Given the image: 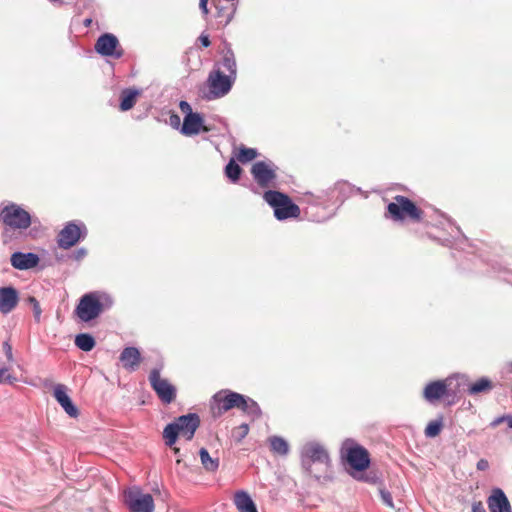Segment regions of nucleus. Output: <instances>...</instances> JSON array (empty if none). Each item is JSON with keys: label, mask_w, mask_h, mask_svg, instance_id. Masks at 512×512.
I'll return each mask as SVG.
<instances>
[{"label": "nucleus", "mask_w": 512, "mask_h": 512, "mask_svg": "<svg viewBox=\"0 0 512 512\" xmlns=\"http://www.w3.org/2000/svg\"><path fill=\"white\" fill-rule=\"evenodd\" d=\"M149 382L159 399L164 404L172 403L176 398V387L160 376V370L154 368L149 374Z\"/></svg>", "instance_id": "obj_12"}, {"label": "nucleus", "mask_w": 512, "mask_h": 512, "mask_svg": "<svg viewBox=\"0 0 512 512\" xmlns=\"http://www.w3.org/2000/svg\"><path fill=\"white\" fill-rule=\"evenodd\" d=\"M94 48L98 54L114 59H120L124 55V50L118 38L111 33L102 34L97 39Z\"/></svg>", "instance_id": "obj_13"}, {"label": "nucleus", "mask_w": 512, "mask_h": 512, "mask_svg": "<svg viewBox=\"0 0 512 512\" xmlns=\"http://www.w3.org/2000/svg\"><path fill=\"white\" fill-rule=\"evenodd\" d=\"M258 155V152L254 148L241 147L238 153V160L242 163L249 162L255 159Z\"/></svg>", "instance_id": "obj_35"}, {"label": "nucleus", "mask_w": 512, "mask_h": 512, "mask_svg": "<svg viewBox=\"0 0 512 512\" xmlns=\"http://www.w3.org/2000/svg\"><path fill=\"white\" fill-rule=\"evenodd\" d=\"M243 395L231 390H221L212 397V411L215 417L222 415L232 408H240Z\"/></svg>", "instance_id": "obj_10"}, {"label": "nucleus", "mask_w": 512, "mask_h": 512, "mask_svg": "<svg viewBox=\"0 0 512 512\" xmlns=\"http://www.w3.org/2000/svg\"><path fill=\"white\" fill-rule=\"evenodd\" d=\"M88 234L85 224L81 221H70L65 224L57 235V244L62 249H69Z\"/></svg>", "instance_id": "obj_8"}, {"label": "nucleus", "mask_w": 512, "mask_h": 512, "mask_svg": "<svg viewBox=\"0 0 512 512\" xmlns=\"http://www.w3.org/2000/svg\"><path fill=\"white\" fill-rule=\"evenodd\" d=\"M199 456L203 468L208 472H215L219 468V459L210 456L206 448H201Z\"/></svg>", "instance_id": "obj_29"}, {"label": "nucleus", "mask_w": 512, "mask_h": 512, "mask_svg": "<svg viewBox=\"0 0 512 512\" xmlns=\"http://www.w3.org/2000/svg\"><path fill=\"white\" fill-rule=\"evenodd\" d=\"M452 378L428 383L423 391V396L429 403H435L443 397H455L456 392L450 388Z\"/></svg>", "instance_id": "obj_14"}, {"label": "nucleus", "mask_w": 512, "mask_h": 512, "mask_svg": "<svg viewBox=\"0 0 512 512\" xmlns=\"http://www.w3.org/2000/svg\"><path fill=\"white\" fill-rule=\"evenodd\" d=\"M354 186L346 181H339L333 186L338 206H341L343 202L354 193Z\"/></svg>", "instance_id": "obj_26"}, {"label": "nucleus", "mask_w": 512, "mask_h": 512, "mask_svg": "<svg viewBox=\"0 0 512 512\" xmlns=\"http://www.w3.org/2000/svg\"><path fill=\"white\" fill-rule=\"evenodd\" d=\"M75 345L82 351L89 352L95 345V339L88 333H80L75 337Z\"/></svg>", "instance_id": "obj_30"}, {"label": "nucleus", "mask_w": 512, "mask_h": 512, "mask_svg": "<svg viewBox=\"0 0 512 512\" xmlns=\"http://www.w3.org/2000/svg\"><path fill=\"white\" fill-rule=\"evenodd\" d=\"M141 91L136 88H125L120 94V110L128 111L133 108Z\"/></svg>", "instance_id": "obj_25"}, {"label": "nucleus", "mask_w": 512, "mask_h": 512, "mask_svg": "<svg viewBox=\"0 0 512 512\" xmlns=\"http://www.w3.org/2000/svg\"><path fill=\"white\" fill-rule=\"evenodd\" d=\"M232 18H233V14L231 13V14H229V15L227 16V18H226V20H225V22H224V24H223V25H224V26H227V25L230 23V21L232 20Z\"/></svg>", "instance_id": "obj_49"}, {"label": "nucleus", "mask_w": 512, "mask_h": 512, "mask_svg": "<svg viewBox=\"0 0 512 512\" xmlns=\"http://www.w3.org/2000/svg\"><path fill=\"white\" fill-rule=\"evenodd\" d=\"M120 361L125 369L135 371L141 362L140 351L136 347H126L120 354Z\"/></svg>", "instance_id": "obj_23"}, {"label": "nucleus", "mask_w": 512, "mask_h": 512, "mask_svg": "<svg viewBox=\"0 0 512 512\" xmlns=\"http://www.w3.org/2000/svg\"><path fill=\"white\" fill-rule=\"evenodd\" d=\"M179 108H180L181 112L184 113L185 115H191V114L195 113L192 111L191 105L187 101H184V100L180 101Z\"/></svg>", "instance_id": "obj_39"}, {"label": "nucleus", "mask_w": 512, "mask_h": 512, "mask_svg": "<svg viewBox=\"0 0 512 512\" xmlns=\"http://www.w3.org/2000/svg\"><path fill=\"white\" fill-rule=\"evenodd\" d=\"M234 504L239 512H258L251 496L244 490L234 494Z\"/></svg>", "instance_id": "obj_24"}, {"label": "nucleus", "mask_w": 512, "mask_h": 512, "mask_svg": "<svg viewBox=\"0 0 512 512\" xmlns=\"http://www.w3.org/2000/svg\"><path fill=\"white\" fill-rule=\"evenodd\" d=\"M251 190H252L254 193H256V189H255V187H254L253 185H251Z\"/></svg>", "instance_id": "obj_53"}, {"label": "nucleus", "mask_w": 512, "mask_h": 512, "mask_svg": "<svg viewBox=\"0 0 512 512\" xmlns=\"http://www.w3.org/2000/svg\"><path fill=\"white\" fill-rule=\"evenodd\" d=\"M199 41L201 43V45L205 48L209 47L211 42H210V39H209V36L207 34H204L202 33L200 36H199Z\"/></svg>", "instance_id": "obj_42"}, {"label": "nucleus", "mask_w": 512, "mask_h": 512, "mask_svg": "<svg viewBox=\"0 0 512 512\" xmlns=\"http://www.w3.org/2000/svg\"><path fill=\"white\" fill-rule=\"evenodd\" d=\"M90 23H91V19H86V20H85V25H86V26H89V25H90Z\"/></svg>", "instance_id": "obj_52"}, {"label": "nucleus", "mask_w": 512, "mask_h": 512, "mask_svg": "<svg viewBox=\"0 0 512 512\" xmlns=\"http://www.w3.org/2000/svg\"><path fill=\"white\" fill-rule=\"evenodd\" d=\"M3 351L6 355L7 361L10 363L13 362L14 357H13V352H12V346H11L9 340L3 342Z\"/></svg>", "instance_id": "obj_38"}, {"label": "nucleus", "mask_w": 512, "mask_h": 512, "mask_svg": "<svg viewBox=\"0 0 512 512\" xmlns=\"http://www.w3.org/2000/svg\"><path fill=\"white\" fill-rule=\"evenodd\" d=\"M87 255V250L84 247L78 248L70 253H67L66 255L57 256L58 261H66V260H73L76 262L81 261L84 259Z\"/></svg>", "instance_id": "obj_34"}, {"label": "nucleus", "mask_w": 512, "mask_h": 512, "mask_svg": "<svg viewBox=\"0 0 512 512\" xmlns=\"http://www.w3.org/2000/svg\"><path fill=\"white\" fill-rule=\"evenodd\" d=\"M173 452L176 456H179L180 455V449L178 447H174L173 448Z\"/></svg>", "instance_id": "obj_50"}, {"label": "nucleus", "mask_w": 512, "mask_h": 512, "mask_svg": "<svg viewBox=\"0 0 512 512\" xmlns=\"http://www.w3.org/2000/svg\"><path fill=\"white\" fill-rule=\"evenodd\" d=\"M273 166V163H267L265 161H258L252 165L251 174L261 188L271 186L277 178L276 171Z\"/></svg>", "instance_id": "obj_15"}, {"label": "nucleus", "mask_w": 512, "mask_h": 512, "mask_svg": "<svg viewBox=\"0 0 512 512\" xmlns=\"http://www.w3.org/2000/svg\"><path fill=\"white\" fill-rule=\"evenodd\" d=\"M112 305L113 300L109 295L91 292L81 297L75 313L81 321L89 322L109 310Z\"/></svg>", "instance_id": "obj_1"}, {"label": "nucleus", "mask_w": 512, "mask_h": 512, "mask_svg": "<svg viewBox=\"0 0 512 512\" xmlns=\"http://www.w3.org/2000/svg\"><path fill=\"white\" fill-rule=\"evenodd\" d=\"M268 441L273 453L282 456H286L289 453V444L283 437L271 436Z\"/></svg>", "instance_id": "obj_28"}, {"label": "nucleus", "mask_w": 512, "mask_h": 512, "mask_svg": "<svg viewBox=\"0 0 512 512\" xmlns=\"http://www.w3.org/2000/svg\"><path fill=\"white\" fill-rule=\"evenodd\" d=\"M11 265L18 270H28L38 265L39 256L33 252H14L10 258Z\"/></svg>", "instance_id": "obj_19"}, {"label": "nucleus", "mask_w": 512, "mask_h": 512, "mask_svg": "<svg viewBox=\"0 0 512 512\" xmlns=\"http://www.w3.org/2000/svg\"><path fill=\"white\" fill-rule=\"evenodd\" d=\"M170 125L178 128L180 126V117L177 114H172L169 118Z\"/></svg>", "instance_id": "obj_44"}, {"label": "nucleus", "mask_w": 512, "mask_h": 512, "mask_svg": "<svg viewBox=\"0 0 512 512\" xmlns=\"http://www.w3.org/2000/svg\"><path fill=\"white\" fill-rule=\"evenodd\" d=\"M248 432V424L243 423L232 430V437L236 442L239 443L247 436Z\"/></svg>", "instance_id": "obj_36"}, {"label": "nucleus", "mask_w": 512, "mask_h": 512, "mask_svg": "<svg viewBox=\"0 0 512 512\" xmlns=\"http://www.w3.org/2000/svg\"><path fill=\"white\" fill-rule=\"evenodd\" d=\"M263 199L274 209V216L279 221L297 218L300 214L299 206L287 194L268 190L264 193Z\"/></svg>", "instance_id": "obj_3"}, {"label": "nucleus", "mask_w": 512, "mask_h": 512, "mask_svg": "<svg viewBox=\"0 0 512 512\" xmlns=\"http://www.w3.org/2000/svg\"><path fill=\"white\" fill-rule=\"evenodd\" d=\"M0 220L13 230L27 229L32 223L29 212L15 203H11L1 210Z\"/></svg>", "instance_id": "obj_7"}, {"label": "nucleus", "mask_w": 512, "mask_h": 512, "mask_svg": "<svg viewBox=\"0 0 512 512\" xmlns=\"http://www.w3.org/2000/svg\"><path fill=\"white\" fill-rule=\"evenodd\" d=\"M476 467L480 471H485V470H487L489 468V462L486 459H480L477 462Z\"/></svg>", "instance_id": "obj_43"}, {"label": "nucleus", "mask_w": 512, "mask_h": 512, "mask_svg": "<svg viewBox=\"0 0 512 512\" xmlns=\"http://www.w3.org/2000/svg\"><path fill=\"white\" fill-rule=\"evenodd\" d=\"M124 504L131 512H153L154 500L148 493H143L139 487H132L124 491Z\"/></svg>", "instance_id": "obj_9"}, {"label": "nucleus", "mask_w": 512, "mask_h": 512, "mask_svg": "<svg viewBox=\"0 0 512 512\" xmlns=\"http://www.w3.org/2000/svg\"><path fill=\"white\" fill-rule=\"evenodd\" d=\"M472 512H486V509L481 501L472 503Z\"/></svg>", "instance_id": "obj_41"}, {"label": "nucleus", "mask_w": 512, "mask_h": 512, "mask_svg": "<svg viewBox=\"0 0 512 512\" xmlns=\"http://www.w3.org/2000/svg\"><path fill=\"white\" fill-rule=\"evenodd\" d=\"M241 173H242L241 167L235 162L234 159H231L225 167L226 177L232 183H236L240 179Z\"/></svg>", "instance_id": "obj_32"}, {"label": "nucleus", "mask_w": 512, "mask_h": 512, "mask_svg": "<svg viewBox=\"0 0 512 512\" xmlns=\"http://www.w3.org/2000/svg\"><path fill=\"white\" fill-rule=\"evenodd\" d=\"M41 312L42 311H41L39 302L35 301V305L33 307V313H34V317L37 322L40 320Z\"/></svg>", "instance_id": "obj_45"}, {"label": "nucleus", "mask_w": 512, "mask_h": 512, "mask_svg": "<svg viewBox=\"0 0 512 512\" xmlns=\"http://www.w3.org/2000/svg\"><path fill=\"white\" fill-rule=\"evenodd\" d=\"M302 469L308 475H312L313 464L329 466L330 457L328 451L318 442L311 441L302 446L300 451Z\"/></svg>", "instance_id": "obj_6"}, {"label": "nucleus", "mask_w": 512, "mask_h": 512, "mask_svg": "<svg viewBox=\"0 0 512 512\" xmlns=\"http://www.w3.org/2000/svg\"><path fill=\"white\" fill-rule=\"evenodd\" d=\"M224 49L222 50V58L216 64H219V68H223L224 71L227 72L226 75L233 76L236 79L237 77V64L234 52L232 50L231 44L227 41L223 42Z\"/></svg>", "instance_id": "obj_20"}, {"label": "nucleus", "mask_w": 512, "mask_h": 512, "mask_svg": "<svg viewBox=\"0 0 512 512\" xmlns=\"http://www.w3.org/2000/svg\"><path fill=\"white\" fill-rule=\"evenodd\" d=\"M35 301H38L35 297H30L29 298V302L32 304L33 307L35 305Z\"/></svg>", "instance_id": "obj_51"}, {"label": "nucleus", "mask_w": 512, "mask_h": 512, "mask_svg": "<svg viewBox=\"0 0 512 512\" xmlns=\"http://www.w3.org/2000/svg\"><path fill=\"white\" fill-rule=\"evenodd\" d=\"M304 201L314 206H322L324 208H330L332 206H338L333 187L326 190H321L318 193L306 192L304 194Z\"/></svg>", "instance_id": "obj_16"}, {"label": "nucleus", "mask_w": 512, "mask_h": 512, "mask_svg": "<svg viewBox=\"0 0 512 512\" xmlns=\"http://www.w3.org/2000/svg\"><path fill=\"white\" fill-rule=\"evenodd\" d=\"M505 421V415H502V416H499L497 418H495L491 423H490V426L492 428H495L497 427L499 424L503 423Z\"/></svg>", "instance_id": "obj_47"}, {"label": "nucleus", "mask_w": 512, "mask_h": 512, "mask_svg": "<svg viewBox=\"0 0 512 512\" xmlns=\"http://www.w3.org/2000/svg\"><path fill=\"white\" fill-rule=\"evenodd\" d=\"M208 1L209 0H199V8L204 15H207L209 13V10L207 7Z\"/></svg>", "instance_id": "obj_46"}, {"label": "nucleus", "mask_w": 512, "mask_h": 512, "mask_svg": "<svg viewBox=\"0 0 512 512\" xmlns=\"http://www.w3.org/2000/svg\"><path fill=\"white\" fill-rule=\"evenodd\" d=\"M235 80L233 76L226 75L219 68V64H215L207 78L209 92L205 95V98L207 100H214L224 97L230 92Z\"/></svg>", "instance_id": "obj_5"}, {"label": "nucleus", "mask_w": 512, "mask_h": 512, "mask_svg": "<svg viewBox=\"0 0 512 512\" xmlns=\"http://www.w3.org/2000/svg\"><path fill=\"white\" fill-rule=\"evenodd\" d=\"M422 215V210L412 200L402 195L395 196L394 202L388 204L385 214L393 221H403L405 218H409L415 222L421 221Z\"/></svg>", "instance_id": "obj_4"}, {"label": "nucleus", "mask_w": 512, "mask_h": 512, "mask_svg": "<svg viewBox=\"0 0 512 512\" xmlns=\"http://www.w3.org/2000/svg\"><path fill=\"white\" fill-rule=\"evenodd\" d=\"M54 397L63 410L71 417L77 418L79 416V410L74 405L73 401L66 392V386L63 384H57L54 387Z\"/></svg>", "instance_id": "obj_18"}, {"label": "nucleus", "mask_w": 512, "mask_h": 512, "mask_svg": "<svg viewBox=\"0 0 512 512\" xmlns=\"http://www.w3.org/2000/svg\"><path fill=\"white\" fill-rule=\"evenodd\" d=\"M200 426V418L196 413H189L179 416L174 422L169 423L163 431L165 444L172 447L178 436H182L187 441L193 439L196 430Z\"/></svg>", "instance_id": "obj_2"}, {"label": "nucleus", "mask_w": 512, "mask_h": 512, "mask_svg": "<svg viewBox=\"0 0 512 512\" xmlns=\"http://www.w3.org/2000/svg\"><path fill=\"white\" fill-rule=\"evenodd\" d=\"M18 291L12 287H0V312L10 313L18 304Z\"/></svg>", "instance_id": "obj_21"}, {"label": "nucleus", "mask_w": 512, "mask_h": 512, "mask_svg": "<svg viewBox=\"0 0 512 512\" xmlns=\"http://www.w3.org/2000/svg\"><path fill=\"white\" fill-rule=\"evenodd\" d=\"M509 428L512 429V415H505V421Z\"/></svg>", "instance_id": "obj_48"}, {"label": "nucleus", "mask_w": 512, "mask_h": 512, "mask_svg": "<svg viewBox=\"0 0 512 512\" xmlns=\"http://www.w3.org/2000/svg\"><path fill=\"white\" fill-rule=\"evenodd\" d=\"M343 447L347 450V462L356 471H364L370 465L368 451L356 444L352 439H346Z\"/></svg>", "instance_id": "obj_11"}, {"label": "nucleus", "mask_w": 512, "mask_h": 512, "mask_svg": "<svg viewBox=\"0 0 512 512\" xmlns=\"http://www.w3.org/2000/svg\"><path fill=\"white\" fill-rule=\"evenodd\" d=\"M240 410H242L244 413H246L248 416L252 417L253 419H258L262 415V411L258 403L243 395V401L240 403Z\"/></svg>", "instance_id": "obj_27"}, {"label": "nucleus", "mask_w": 512, "mask_h": 512, "mask_svg": "<svg viewBox=\"0 0 512 512\" xmlns=\"http://www.w3.org/2000/svg\"><path fill=\"white\" fill-rule=\"evenodd\" d=\"M443 428V416L440 415L437 419L432 420L428 423L425 428V436L428 438H434L438 436Z\"/></svg>", "instance_id": "obj_31"}, {"label": "nucleus", "mask_w": 512, "mask_h": 512, "mask_svg": "<svg viewBox=\"0 0 512 512\" xmlns=\"http://www.w3.org/2000/svg\"><path fill=\"white\" fill-rule=\"evenodd\" d=\"M210 129L204 125L203 116L196 112L191 115H185L180 132L186 136L197 135L200 132H209Z\"/></svg>", "instance_id": "obj_17"}, {"label": "nucleus", "mask_w": 512, "mask_h": 512, "mask_svg": "<svg viewBox=\"0 0 512 512\" xmlns=\"http://www.w3.org/2000/svg\"><path fill=\"white\" fill-rule=\"evenodd\" d=\"M7 368H0V383L6 381L12 383V379H14L10 374H7Z\"/></svg>", "instance_id": "obj_40"}, {"label": "nucleus", "mask_w": 512, "mask_h": 512, "mask_svg": "<svg viewBox=\"0 0 512 512\" xmlns=\"http://www.w3.org/2000/svg\"><path fill=\"white\" fill-rule=\"evenodd\" d=\"M380 497H381V500L382 502L390 507V508H393L394 507V504H393V499H392V495L391 493L386 490V489H381L380 490Z\"/></svg>", "instance_id": "obj_37"}, {"label": "nucleus", "mask_w": 512, "mask_h": 512, "mask_svg": "<svg viewBox=\"0 0 512 512\" xmlns=\"http://www.w3.org/2000/svg\"><path fill=\"white\" fill-rule=\"evenodd\" d=\"M490 512H511V506L505 493L495 488L487 500Z\"/></svg>", "instance_id": "obj_22"}, {"label": "nucleus", "mask_w": 512, "mask_h": 512, "mask_svg": "<svg viewBox=\"0 0 512 512\" xmlns=\"http://www.w3.org/2000/svg\"><path fill=\"white\" fill-rule=\"evenodd\" d=\"M492 388V383L488 378H481L475 383L469 385L468 393L470 395H476L484 391H488Z\"/></svg>", "instance_id": "obj_33"}]
</instances>
